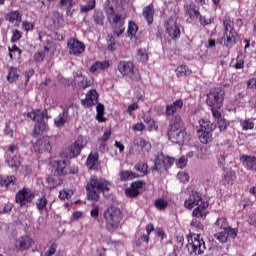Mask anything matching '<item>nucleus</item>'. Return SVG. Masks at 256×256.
Returning <instances> with one entry per match:
<instances>
[{
    "label": "nucleus",
    "instance_id": "nucleus-61",
    "mask_svg": "<svg viewBox=\"0 0 256 256\" xmlns=\"http://www.w3.org/2000/svg\"><path fill=\"white\" fill-rule=\"evenodd\" d=\"M221 107H211L212 115L215 119H221V112H219Z\"/></svg>",
    "mask_w": 256,
    "mask_h": 256
},
{
    "label": "nucleus",
    "instance_id": "nucleus-44",
    "mask_svg": "<svg viewBox=\"0 0 256 256\" xmlns=\"http://www.w3.org/2000/svg\"><path fill=\"white\" fill-rule=\"evenodd\" d=\"M93 9H95V0H89L87 5L80 7L81 13H89V11H93Z\"/></svg>",
    "mask_w": 256,
    "mask_h": 256
},
{
    "label": "nucleus",
    "instance_id": "nucleus-17",
    "mask_svg": "<svg viewBox=\"0 0 256 256\" xmlns=\"http://www.w3.org/2000/svg\"><path fill=\"white\" fill-rule=\"evenodd\" d=\"M166 33L171 39H179L181 37V29H179L177 22H174L173 19L167 21Z\"/></svg>",
    "mask_w": 256,
    "mask_h": 256
},
{
    "label": "nucleus",
    "instance_id": "nucleus-35",
    "mask_svg": "<svg viewBox=\"0 0 256 256\" xmlns=\"http://www.w3.org/2000/svg\"><path fill=\"white\" fill-rule=\"evenodd\" d=\"M6 21H9V23H15V21L21 23V13L19 11H11L6 15Z\"/></svg>",
    "mask_w": 256,
    "mask_h": 256
},
{
    "label": "nucleus",
    "instance_id": "nucleus-31",
    "mask_svg": "<svg viewBox=\"0 0 256 256\" xmlns=\"http://www.w3.org/2000/svg\"><path fill=\"white\" fill-rule=\"evenodd\" d=\"M47 203H49V201L47 200L46 196H42L37 200L36 207H37L39 213L43 214V213H47L49 211L47 209Z\"/></svg>",
    "mask_w": 256,
    "mask_h": 256
},
{
    "label": "nucleus",
    "instance_id": "nucleus-37",
    "mask_svg": "<svg viewBox=\"0 0 256 256\" xmlns=\"http://www.w3.org/2000/svg\"><path fill=\"white\" fill-rule=\"evenodd\" d=\"M134 169L139 173H142V175H148L149 173V166L145 162H138L135 164Z\"/></svg>",
    "mask_w": 256,
    "mask_h": 256
},
{
    "label": "nucleus",
    "instance_id": "nucleus-41",
    "mask_svg": "<svg viewBox=\"0 0 256 256\" xmlns=\"http://www.w3.org/2000/svg\"><path fill=\"white\" fill-rule=\"evenodd\" d=\"M48 51H49V47H48V46H45V47H44V51L36 52V53L34 54V61H35L36 63H41V62H43L44 59H45V52L48 53Z\"/></svg>",
    "mask_w": 256,
    "mask_h": 256
},
{
    "label": "nucleus",
    "instance_id": "nucleus-4",
    "mask_svg": "<svg viewBox=\"0 0 256 256\" xmlns=\"http://www.w3.org/2000/svg\"><path fill=\"white\" fill-rule=\"evenodd\" d=\"M224 25V35L222 37L224 47L227 49H232L235 45H237V41H239V34L235 31L233 27L234 22L231 19V16L226 15L223 20Z\"/></svg>",
    "mask_w": 256,
    "mask_h": 256
},
{
    "label": "nucleus",
    "instance_id": "nucleus-49",
    "mask_svg": "<svg viewBox=\"0 0 256 256\" xmlns=\"http://www.w3.org/2000/svg\"><path fill=\"white\" fill-rule=\"evenodd\" d=\"M137 55L141 63H147L149 61V55H147V52L145 50L139 49Z\"/></svg>",
    "mask_w": 256,
    "mask_h": 256
},
{
    "label": "nucleus",
    "instance_id": "nucleus-1",
    "mask_svg": "<svg viewBox=\"0 0 256 256\" xmlns=\"http://www.w3.org/2000/svg\"><path fill=\"white\" fill-rule=\"evenodd\" d=\"M104 11L106 13V17L114 28V33L119 37V35H123L125 28L123 25L125 24V10L123 6L119 4V0H106L104 3Z\"/></svg>",
    "mask_w": 256,
    "mask_h": 256
},
{
    "label": "nucleus",
    "instance_id": "nucleus-14",
    "mask_svg": "<svg viewBox=\"0 0 256 256\" xmlns=\"http://www.w3.org/2000/svg\"><path fill=\"white\" fill-rule=\"evenodd\" d=\"M81 149H83V142L76 140L68 149L62 152L61 156L65 159H75L81 155Z\"/></svg>",
    "mask_w": 256,
    "mask_h": 256
},
{
    "label": "nucleus",
    "instance_id": "nucleus-27",
    "mask_svg": "<svg viewBox=\"0 0 256 256\" xmlns=\"http://www.w3.org/2000/svg\"><path fill=\"white\" fill-rule=\"evenodd\" d=\"M181 107H183V100H176L173 104L167 105L165 110L167 117L175 115L177 109H181Z\"/></svg>",
    "mask_w": 256,
    "mask_h": 256
},
{
    "label": "nucleus",
    "instance_id": "nucleus-2",
    "mask_svg": "<svg viewBox=\"0 0 256 256\" xmlns=\"http://www.w3.org/2000/svg\"><path fill=\"white\" fill-rule=\"evenodd\" d=\"M187 132H185V124L179 115L170 119L167 127V136L172 143H184Z\"/></svg>",
    "mask_w": 256,
    "mask_h": 256
},
{
    "label": "nucleus",
    "instance_id": "nucleus-29",
    "mask_svg": "<svg viewBox=\"0 0 256 256\" xmlns=\"http://www.w3.org/2000/svg\"><path fill=\"white\" fill-rule=\"evenodd\" d=\"M142 15H143L144 19H146L148 25H151L153 23V15H155V10L153 8V4L146 6L143 9Z\"/></svg>",
    "mask_w": 256,
    "mask_h": 256
},
{
    "label": "nucleus",
    "instance_id": "nucleus-21",
    "mask_svg": "<svg viewBox=\"0 0 256 256\" xmlns=\"http://www.w3.org/2000/svg\"><path fill=\"white\" fill-rule=\"evenodd\" d=\"M27 117L32 121H43V119H51V115H49L47 109H44L43 111L34 110L32 112H29L27 114Z\"/></svg>",
    "mask_w": 256,
    "mask_h": 256
},
{
    "label": "nucleus",
    "instance_id": "nucleus-3",
    "mask_svg": "<svg viewBox=\"0 0 256 256\" xmlns=\"http://www.w3.org/2000/svg\"><path fill=\"white\" fill-rule=\"evenodd\" d=\"M110 187L111 182L97 176H91L90 181L86 185L87 197L90 201H99V193L111 191Z\"/></svg>",
    "mask_w": 256,
    "mask_h": 256
},
{
    "label": "nucleus",
    "instance_id": "nucleus-53",
    "mask_svg": "<svg viewBox=\"0 0 256 256\" xmlns=\"http://www.w3.org/2000/svg\"><path fill=\"white\" fill-rule=\"evenodd\" d=\"M154 205L157 209H165L168 203L164 199H158L155 201Z\"/></svg>",
    "mask_w": 256,
    "mask_h": 256
},
{
    "label": "nucleus",
    "instance_id": "nucleus-64",
    "mask_svg": "<svg viewBox=\"0 0 256 256\" xmlns=\"http://www.w3.org/2000/svg\"><path fill=\"white\" fill-rule=\"evenodd\" d=\"M248 89H256V78H251L247 82Z\"/></svg>",
    "mask_w": 256,
    "mask_h": 256
},
{
    "label": "nucleus",
    "instance_id": "nucleus-34",
    "mask_svg": "<svg viewBox=\"0 0 256 256\" xmlns=\"http://www.w3.org/2000/svg\"><path fill=\"white\" fill-rule=\"evenodd\" d=\"M109 67L108 61L96 62L90 67V73H96V71H103Z\"/></svg>",
    "mask_w": 256,
    "mask_h": 256
},
{
    "label": "nucleus",
    "instance_id": "nucleus-8",
    "mask_svg": "<svg viewBox=\"0 0 256 256\" xmlns=\"http://www.w3.org/2000/svg\"><path fill=\"white\" fill-rule=\"evenodd\" d=\"M225 99V90L221 88H212L207 94L206 104L208 107H223Z\"/></svg>",
    "mask_w": 256,
    "mask_h": 256
},
{
    "label": "nucleus",
    "instance_id": "nucleus-45",
    "mask_svg": "<svg viewBox=\"0 0 256 256\" xmlns=\"http://www.w3.org/2000/svg\"><path fill=\"white\" fill-rule=\"evenodd\" d=\"M15 79H19V71L17 70V68L12 67L9 70L7 80L9 81V83H13V81H15Z\"/></svg>",
    "mask_w": 256,
    "mask_h": 256
},
{
    "label": "nucleus",
    "instance_id": "nucleus-55",
    "mask_svg": "<svg viewBox=\"0 0 256 256\" xmlns=\"http://www.w3.org/2000/svg\"><path fill=\"white\" fill-rule=\"evenodd\" d=\"M216 225L218 227H220L221 229H224V231H225V229L228 228V226H227V219H225V218H218L217 221H216Z\"/></svg>",
    "mask_w": 256,
    "mask_h": 256
},
{
    "label": "nucleus",
    "instance_id": "nucleus-20",
    "mask_svg": "<svg viewBox=\"0 0 256 256\" xmlns=\"http://www.w3.org/2000/svg\"><path fill=\"white\" fill-rule=\"evenodd\" d=\"M53 168L52 173L56 177L67 175L65 160H54L52 162Z\"/></svg>",
    "mask_w": 256,
    "mask_h": 256
},
{
    "label": "nucleus",
    "instance_id": "nucleus-48",
    "mask_svg": "<svg viewBox=\"0 0 256 256\" xmlns=\"http://www.w3.org/2000/svg\"><path fill=\"white\" fill-rule=\"evenodd\" d=\"M214 238L220 243H227L228 235L226 230L214 234Z\"/></svg>",
    "mask_w": 256,
    "mask_h": 256
},
{
    "label": "nucleus",
    "instance_id": "nucleus-24",
    "mask_svg": "<svg viewBox=\"0 0 256 256\" xmlns=\"http://www.w3.org/2000/svg\"><path fill=\"white\" fill-rule=\"evenodd\" d=\"M34 121H36V124L34 125L31 135L32 137H39V135H43V133H45V130L47 129V123H45V120Z\"/></svg>",
    "mask_w": 256,
    "mask_h": 256
},
{
    "label": "nucleus",
    "instance_id": "nucleus-33",
    "mask_svg": "<svg viewBox=\"0 0 256 256\" xmlns=\"http://www.w3.org/2000/svg\"><path fill=\"white\" fill-rule=\"evenodd\" d=\"M97 161H99V153L89 154L86 160V165L88 169H95V165H97Z\"/></svg>",
    "mask_w": 256,
    "mask_h": 256
},
{
    "label": "nucleus",
    "instance_id": "nucleus-36",
    "mask_svg": "<svg viewBox=\"0 0 256 256\" xmlns=\"http://www.w3.org/2000/svg\"><path fill=\"white\" fill-rule=\"evenodd\" d=\"M75 5V1L73 0H60L58 3V7H66L67 9V15H71V9H73V6Z\"/></svg>",
    "mask_w": 256,
    "mask_h": 256
},
{
    "label": "nucleus",
    "instance_id": "nucleus-16",
    "mask_svg": "<svg viewBox=\"0 0 256 256\" xmlns=\"http://www.w3.org/2000/svg\"><path fill=\"white\" fill-rule=\"evenodd\" d=\"M143 187H145L144 181L139 180L132 182L130 187L125 190L126 197H130L131 199L137 197L139 195V190L143 189Z\"/></svg>",
    "mask_w": 256,
    "mask_h": 256
},
{
    "label": "nucleus",
    "instance_id": "nucleus-57",
    "mask_svg": "<svg viewBox=\"0 0 256 256\" xmlns=\"http://www.w3.org/2000/svg\"><path fill=\"white\" fill-rule=\"evenodd\" d=\"M139 28L137 27V24L130 22L129 26H128V33L129 35H135V33H137V30Z\"/></svg>",
    "mask_w": 256,
    "mask_h": 256
},
{
    "label": "nucleus",
    "instance_id": "nucleus-52",
    "mask_svg": "<svg viewBox=\"0 0 256 256\" xmlns=\"http://www.w3.org/2000/svg\"><path fill=\"white\" fill-rule=\"evenodd\" d=\"M18 148L15 144H12L8 147V150L5 152V157H13V155H17Z\"/></svg>",
    "mask_w": 256,
    "mask_h": 256
},
{
    "label": "nucleus",
    "instance_id": "nucleus-51",
    "mask_svg": "<svg viewBox=\"0 0 256 256\" xmlns=\"http://www.w3.org/2000/svg\"><path fill=\"white\" fill-rule=\"evenodd\" d=\"M23 37V32L19 31L18 29L13 30L12 37H11V43H17L19 39Z\"/></svg>",
    "mask_w": 256,
    "mask_h": 256
},
{
    "label": "nucleus",
    "instance_id": "nucleus-43",
    "mask_svg": "<svg viewBox=\"0 0 256 256\" xmlns=\"http://www.w3.org/2000/svg\"><path fill=\"white\" fill-rule=\"evenodd\" d=\"M229 157V153L223 151L220 152L218 155V165L219 167H222V169H225V165L227 163L226 159Z\"/></svg>",
    "mask_w": 256,
    "mask_h": 256
},
{
    "label": "nucleus",
    "instance_id": "nucleus-32",
    "mask_svg": "<svg viewBox=\"0 0 256 256\" xmlns=\"http://www.w3.org/2000/svg\"><path fill=\"white\" fill-rule=\"evenodd\" d=\"M139 175L131 170H124L120 172V181H131L137 179Z\"/></svg>",
    "mask_w": 256,
    "mask_h": 256
},
{
    "label": "nucleus",
    "instance_id": "nucleus-38",
    "mask_svg": "<svg viewBox=\"0 0 256 256\" xmlns=\"http://www.w3.org/2000/svg\"><path fill=\"white\" fill-rule=\"evenodd\" d=\"M96 111H97L96 119L100 123L105 122V118L103 117V115H105V106L101 103L97 104Z\"/></svg>",
    "mask_w": 256,
    "mask_h": 256
},
{
    "label": "nucleus",
    "instance_id": "nucleus-18",
    "mask_svg": "<svg viewBox=\"0 0 256 256\" xmlns=\"http://www.w3.org/2000/svg\"><path fill=\"white\" fill-rule=\"evenodd\" d=\"M201 201H203L201 194L197 191H192L189 198L185 200L184 207H186V209H193V207H196V205H199Z\"/></svg>",
    "mask_w": 256,
    "mask_h": 256
},
{
    "label": "nucleus",
    "instance_id": "nucleus-13",
    "mask_svg": "<svg viewBox=\"0 0 256 256\" xmlns=\"http://www.w3.org/2000/svg\"><path fill=\"white\" fill-rule=\"evenodd\" d=\"M53 146L51 145V137L44 136L35 142L33 150L35 153H49Z\"/></svg>",
    "mask_w": 256,
    "mask_h": 256
},
{
    "label": "nucleus",
    "instance_id": "nucleus-47",
    "mask_svg": "<svg viewBox=\"0 0 256 256\" xmlns=\"http://www.w3.org/2000/svg\"><path fill=\"white\" fill-rule=\"evenodd\" d=\"M94 81L93 78H83L78 86L80 87V89H87V87H91L93 85Z\"/></svg>",
    "mask_w": 256,
    "mask_h": 256
},
{
    "label": "nucleus",
    "instance_id": "nucleus-50",
    "mask_svg": "<svg viewBox=\"0 0 256 256\" xmlns=\"http://www.w3.org/2000/svg\"><path fill=\"white\" fill-rule=\"evenodd\" d=\"M71 197H73L72 190H61L59 192V199L62 201H65V199H71Z\"/></svg>",
    "mask_w": 256,
    "mask_h": 256
},
{
    "label": "nucleus",
    "instance_id": "nucleus-63",
    "mask_svg": "<svg viewBox=\"0 0 256 256\" xmlns=\"http://www.w3.org/2000/svg\"><path fill=\"white\" fill-rule=\"evenodd\" d=\"M199 23L205 27V25H211V19H207L200 14V18L198 19Z\"/></svg>",
    "mask_w": 256,
    "mask_h": 256
},
{
    "label": "nucleus",
    "instance_id": "nucleus-25",
    "mask_svg": "<svg viewBox=\"0 0 256 256\" xmlns=\"http://www.w3.org/2000/svg\"><path fill=\"white\" fill-rule=\"evenodd\" d=\"M69 117V112L67 110H63L62 112L59 113V115L56 116L54 119V125L58 129L60 127H64L65 123H67V118Z\"/></svg>",
    "mask_w": 256,
    "mask_h": 256
},
{
    "label": "nucleus",
    "instance_id": "nucleus-23",
    "mask_svg": "<svg viewBox=\"0 0 256 256\" xmlns=\"http://www.w3.org/2000/svg\"><path fill=\"white\" fill-rule=\"evenodd\" d=\"M207 207H209V203L201 202V204L193 210V217H196L197 219H205V217H207Z\"/></svg>",
    "mask_w": 256,
    "mask_h": 256
},
{
    "label": "nucleus",
    "instance_id": "nucleus-46",
    "mask_svg": "<svg viewBox=\"0 0 256 256\" xmlns=\"http://www.w3.org/2000/svg\"><path fill=\"white\" fill-rule=\"evenodd\" d=\"M13 129H15V123L8 121L5 125L4 134L13 138Z\"/></svg>",
    "mask_w": 256,
    "mask_h": 256
},
{
    "label": "nucleus",
    "instance_id": "nucleus-22",
    "mask_svg": "<svg viewBox=\"0 0 256 256\" xmlns=\"http://www.w3.org/2000/svg\"><path fill=\"white\" fill-rule=\"evenodd\" d=\"M31 243H33L31 237L22 236L16 241L15 247L18 251H27L31 248Z\"/></svg>",
    "mask_w": 256,
    "mask_h": 256
},
{
    "label": "nucleus",
    "instance_id": "nucleus-11",
    "mask_svg": "<svg viewBox=\"0 0 256 256\" xmlns=\"http://www.w3.org/2000/svg\"><path fill=\"white\" fill-rule=\"evenodd\" d=\"M141 151L143 153H148L151 151V143L144 138H136L133 141V145L130 148L131 155H140Z\"/></svg>",
    "mask_w": 256,
    "mask_h": 256
},
{
    "label": "nucleus",
    "instance_id": "nucleus-54",
    "mask_svg": "<svg viewBox=\"0 0 256 256\" xmlns=\"http://www.w3.org/2000/svg\"><path fill=\"white\" fill-rule=\"evenodd\" d=\"M162 165H165V162L159 160V158H156L154 161V166L152 167V171H161Z\"/></svg>",
    "mask_w": 256,
    "mask_h": 256
},
{
    "label": "nucleus",
    "instance_id": "nucleus-5",
    "mask_svg": "<svg viewBox=\"0 0 256 256\" xmlns=\"http://www.w3.org/2000/svg\"><path fill=\"white\" fill-rule=\"evenodd\" d=\"M103 217L108 231H116L121 223V209L117 207H109L104 211Z\"/></svg>",
    "mask_w": 256,
    "mask_h": 256
},
{
    "label": "nucleus",
    "instance_id": "nucleus-62",
    "mask_svg": "<svg viewBox=\"0 0 256 256\" xmlns=\"http://www.w3.org/2000/svg\"><path fill=\"white\" fill-rule=\"evenodd\" d=\"M139 109V105L137 103L130 104L127 108V113L129 115H133V111H137Z\"/></svg>",
    "mask_w": 256,
    "mask_h": 256
},
{
    "label": "nucleus",
    "instance_id": "nucleus-15",
    "mask_svg": "<svg viewBox=\"0 0 256 256\" xmlns=\"http://www.w3.org/2000/svg\"><path fill=\"white\" fill-rule=\"evenodd\" d=\"M35 199V194L28 193L26 188L21 189L16 194V203L20 204V207L27 205V203H31Z\"/></svg>",
    "mask_w": 256,
    "mask_h": 256
},
{
    "label": "nucleus",
    "instance_id": "nucleus-10",
    "mask_svg": "<svg viewBox=\"0 0 256 256\" xmlns=\"http://www.w3.org/2000/svg\"><path fill=\"white\" fill-rule=\"evenodd\" d=\"M184 13L185 16L192 21V23H199L201 18V12H199V6L193 1H186L184 3Z\"/></svg>",
    "mask_w": 256,
    "mask_h": 256
},
{
    "label": "nucleus",
    "instance_id": "nucleus-9",
    "mask_svg": "<svg viewBox=\"0 0 256 256\" xmlns=\"http://www.w3.org/2000/svg\"><path fill=\"white\" fill-rule=\"evenodd\" d=\"M118 71L123 75V77H129L132 81H139L141 79V75H139V71L135 69V66L132 62L121 61L118 64Z\"/></svg>",
    "mask_w": 256,
    "mask_h": 256
},
{
    "label": "nucleus",
    "instance_id": "nucleus-30",
    "mask_svg": "<svg viewBox=\"0 0 256 256\" xmlns=\"http://www.w3.org/2000/svg\"><path fill=\"white\" fill-rule=\"evenodd\" d=\"M243 164L250 171H256V157L255 156H242Z\"/></svg>",
    "mask_w": 256,
    "mask_h": 256
},
{
    "label": "nucleus",
    "instance_id": "nucleus-56",
    "mask_svg": "<svg viewBox=\"0 0 256 256\" xmlns=\"http://www.w3.org/2000/svg\"><path fill=\"white\" fill-rule=\"evenodd\" d=\"M225 231L228 238L231 237L232 239H235L237 237V229L228 227Z\"/></svg>",
    "mask_w": 256,
    "mask_h": 256
},
{
    "label": "nucleus",
    "instance_id": "nucleus-7",
    "mask_svg": "<svg viewBox=\"0 0 256 256\" xmlns=\"http://www.w3.org/2000/svg\"><path fill=\"white\" fill-rule=\"evenodd\" d=\"M199 125L200 129L197 130L199 141L203 143V145L211 143L213 141V129H215V125L205 119H201Z\"/></svg>",
    "mask_w": 256,
    "mask_h": 256
},
{
    "label": "nucleus",
    "instance_id": "nucleus-40",
    "mask_svg": "<svg viewBox=\"0 0 256 256\" xmlns=\"http://www.w3.org/2000/svg\"><path fill=\"white\" fill-rule=\"evenodd\" d=\"M177 77H183V75H191V70L186 65L178 66L176 69Z\"/></svg>",
    "mask_w": 256,
    "mask_h": 256
},
{
    "label": "nucleus",
    "instance_id": "nucleus-12",
    "mask_svg": "<svg viewBox=\"0 0 256 256\" xmlns=\"http://www.w3.org/2000/svg\"><path fill=\"white\" fill-rule=\"evenodd\" d=\"M70 55H83L85 53V43L79 41L77 38H70L67 42Z\"/></svg>",
    "mask_w": 256,
    "mask_h": 256
},
{
    "label": "nucleus",
    "instance_id": "nucleus-60",
    "mask_svg": "<svg viewBox=\"0 0 256 256\" xmlns=\"http://www.w3.org/2000/svg\"><path fill=\"white\" fill-rule=\"evenodd\" d=\"M177 167H180V169H183V167L187 166V158L185 156H182L179 158V160L176 162Z\"/></svg>",
    "mask_w": 256,
    "mask_h": 256
},
{
    "label": "nucleus",
    "instance_id": "nucleus-6",
    "mask_svg": "<svg viewBox=\"0 0 256 256\" xmlns=\"http://www.w3.org/2000/svg\"><path fill=\"white\" fill-rule=\"evenodd\" d=\"M187 241L186 249H188L189 255H203L205 253L207 247H205V240L201 238V235H188Z\"/></svg>",
    "mask_w": 256,
    "mask_h": 256
},
{
    "label": "nucleus",
    "instance_id": "nucleus-19",
    "mask_svg": "<svg viewBox=\"0 0 256 256\" xmlns=\"http://www.w3.org/2000/svg\"><path fill=\"white\" fill-rule=\"evenodd\" d=\"M97 103H99V94H97L96 90H90L86 98L81 100V104L84 107H93V105H97Z\"/></svg>",
    "mask_w": 256,
    "mask_h": 256
},
{
    "label": "nucleus",
    "instance_id": "nucleus-58",
    "mask_svg": "<svg viewBox=\"0 0 256 256\" xmlns=\"http://www.w3.org/2000/svg\"><path fill=\"white\" fill-rule=\"evenodd\" d=\"M177 177L182 183H187V181H189V174L186 172H179Z\"/></svg>",
    "mask_w": 256,
    "mask_h": 256
},
{
    "label": "nucleus",
    "instance_id": "nucleus-26",
    "mask_svg": "<svg viewBox=\"0 0 256 256\" xmlns=\"http://www.w3.org/2000/svg\"><path fill=\"white\" fill-rule=\"evenodd\" d=\"M5 159L8 167H11L12 169H19V167H21V156H5Z\"/></svg>",
    "mask_w": 256,
    "mask_h": 256
},
{
    "label": "nucleus",
    "instance_id": "nucleus-39",
    "mask_svg": "<svg viewBox=\"0 0 256 256\" xmlns=\"http://www.w3.org/2000/svg\"><path fill=\"white\" fill-rule=\"evenodd\" d=\"M16 178L15 176H6L0 179L1 187H9V185H15Z\"/></svg>",
    "mask_w": 256,
    "mask_h": 256
},
{
    "label": "nucleus",
    "instance_id": "nucleus-42",
    "mask_svg": "<svg viewBox=\"0 0 256 256\" xmlns=\"http://www.w3.org/2000/svg\"><path fill=\"white\" fill-rule=\"evenodd\" d=\"M240 125L243 131H251L255 128V123H253L251 119L242 120Z\"/></svg>",
    "mask_w": 256,
    "mask_h": 256
},
{
    "label": "nucleus",
    "instance_id": "nucleus-59",
    "mask_svg": "<svg viewBox=\"0 0 256 256\" xmlns=\"http://www.w3.org/2000/svg\"><path fill=\"white\" fill-rule=\"evenodd\" d=\"M228 126H229V124H227V121H225V119L220 118L218 120V129H220V131L227 130Z\"/></svg>",
    "mask_w": 256,
    "mask_h": 256
},
{
    "label": "nucleus",
    "instance_id": "nucleus-28",
    "mask_svg": "<svg viewBox=\"0 0 256 256\" xmlns=\"http://www.w3.org/2000/svg\"><path fill=\"white\" fill-rule=\"evenodd\" d=\"M92 21L97 27H103L105 25V15L101 10H95L92 15Z\"/></svg>",
    "mask_w": 256,
    "mask_h": 256
}]
</instances>
